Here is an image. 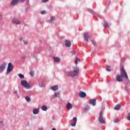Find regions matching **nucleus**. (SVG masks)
Segmentation results:
<instances>
[{
  "instance_id": "nucleus-1",
  "label": "nucleus",
  "mask_w": 130,
  "mask_h": 130,
  "mask_svg": "<svg viewBox=\"0 0 130 130\" xmlns=\"http://www.w3.org/2000/svg\"><path fill=\"white\" fill-rule=\"evenodd\" d=\"M79 72H80V70L78 67H74L73 68V71L72 72H67L66 73V75L68 76V77H72L73 78L74 77H76V76H78Z\"/></svg>"
},
{
  "instance_id": "nucleus-2",
  "label": "nucleus",
  "mask_w": 130,
  "mask_h": 130,
  "mask_svg": "<svg viewBox=\"0 0 130 130\" xmlns=\"http://www.w3.org/2000/svg\"><path fill=\"white\" fill-rule=\"evenodd\" d=\"M121 75L125 79H128V76H127V74H126V71L124 70L123 67L121 68Z\"/></svg>"
},
{
  "instance_id": "nucleus-3",
  "label": "nucleus",
  "mask_w": 130,
  "mask_h": 130,
  "mask_svg": "<svg viewBox=\"0 0 130 130\" xmlns=\"http://www.w3.org/2000/svg\"><path fill=\"white\" fill-rule=\"evenodd\" d=\"M21 84L23 87L26 88V89H30V84H28V82L25 80H22L21 82Z\"/></svg>"
},
{
  "instance_id": "nucleus-4",
  "label": "nucleus",
  "mask_w": 130,
  "mask_h": 130,
  "mask_svg": "<svg viewBox=\"0 0 130 130\" xmlns=\"http://www.w3.org/2000/svg\"><path fill=\"white\" fill-rule=\"evenodd\" d=\"M99 120L101 123H102V124L105 123V121L103 119V112H102V111H101L100 113Z\"/></svg>"
},
{
  "instance_id": "nucleus-5",
  "label": "nucleus",
  "mask_w": 130,
  "mask_h": 130,
  "mask_svg": "<svg viewBox=\"0 0 130 130\" xmlns=\"http://www.w3.org/2000/svg\"><path fill=\"white\" fill-rule=\"evenodd\" d=\"M14 67L13 66V65H12V63L10 62L8 64V67L7 69V75H9V74H10V73H11V72H12L13 69Z\"/></svg>"
},
{
  "instance_id": "nucleus-6",
  "label": "nucleus",
  "mask_w": 130,
  "mask_h": 130,
  "mask_svg": "<svg viewBox=\"0 0 130 130\" xmlns=\"http://www.w3.org/2000/svg\"><path fill=\"white\" fill-rule=\"evenodd\" d=\"M118 82H122L123 81V76L121 75H118L116 77Z\"/></svg>"
},
{
  "instance_id": "nucleus-7",
  "label": "nucleus",
  "mask_w": 130,
  "mask_h": 130,
  "mask_svg": "<svg viewBox=\"0 0 130 130\" xmlns=\"http://www.w3.org/2000/svg\"><path fill=\"white\" fill-rule=\"evenodd\" d=\"M72 45V43L69 40H65V46L66 47H71Z\"/></svg>"
},
{
  "instance_id": "nucleus-8",
  "label": "nucleus",
  "mask_w": 130,
  "mask_h": 130,
  "mask_svg": "<svg viewBox=\"0 0 130 130\" xmlns=\"http://www.w3.org/2000/svg\"><path fill=\"white\" fill-rule=\"evenodd\" d=\"M12 22L13 24H16V25H20V21L17 18L12 19Z\"/></svg>"
},
{
  "instance_id": "nucleus-9",
  "label": "nucleus",
  "mask_w": 130,
  "mask_h": 130,
  "mask_svg": "<svg viewBox=\"0 0 130 130\" xmlns=\"http://www.w3.org/2000/svg\"><path fill=\"white\" fill-rule=\"evenodd\" d=\"M89 104H91L93 106H95L96 105V100L95 99H92L90 100L88 102Z\"/></svg>"
},
{
  "instance_id": "nucleus-10",
  "label": "nucleus",
  "mask_w": 130,
  "mask_h": 130,
  "mask_svg": "<svg viewBox=\"0 0 130 130\" xmlns=\"http://www.w3.org/2000/svg\"><path fill=\"white\" fill-rule=\"evenodd\" d=\"M72 121L73 123L71 124L72 126H76V123H77V117H73Z\"/></svg>"
},
{
  "instance_id": "nucleus-11",
  "label": "nucleus",
  "mask_w": 130,
  "mask_h": 130,
  "mask_svg": "<svg viewBox=\"0 0 130 130\" xmlns=\"http://www.w3.org/2000/svg\"><path fill=\"white\" fill-rule=\"evenodd\" d=\"M83 36H84V39H85L86 41L88 42V40H89V33L85 32L83 35Z\"/></svg>"
},
{
  "instance_id": "nucleus-12",
  "label": "nucleus",
  "mask_w": 130,
  "mask_h": 130,
  "mask_svg": "<svg viewBox=\"0 0 130 130\" xmlns=\"http://www.w3.org/2000/svg\"><path fill=\"white\" fill-rule=\"evenodd\" d=\"M6 67H7V63H4L0 66V70L1 71H5V69H6Z\"/></svg>"
},
{
  "instance_id": "nucleus-13",
  "label": "nucleus",
  "mask_w": 130,
  "mask_h": 130,
  "mask_svg": "<svg viewBox=\"0 0 130 130\" xmlns=\"http://www.w3.org/2000/svg\"><path fill=\"white\" fill-rule=\"evenodd\" d=\"M20 41L21 42H23L24 44H28V41H27L24 38H20Z\"/></svg>"
},
{
  "instance_id": "nucleus-14",
  "label": "nucleus",
  "mask_w": 130,
  "mask_h": 130,
  "mask_svg": "<svg viewBox=\"0 0 130 130\" xmlns=\"http://www.w3.org/2000/svg\"><path fill=\"white\" fill-rule=\"evenodd\" d=\"M86 93L83 91L80 92L79 93L80 97H81L82 98H85V97H86Z\"/></svg>"
},
{
  "instance_id": "nucleus-15",
  "label": "nucleus",
  "mask_w": 130,
  "mask_h": 130,
  "mask_svg": "<svg viewBox=\"0 0 130 130\" xmlns=\"http://www.w3.org/2000/svg\"><path fill=\"white\" fill-rule=\"evenodd\" d=\"M18 3H19V0H13L11 3V6H15V5H16V4H18Z\"/></svg>"
},
{
  "instance_id": "nucleus-16",
  "label": "nucleus",
  "mask_w": 130,
  "mask_h": 130,
  "mask_svg": "<svg viewBox=\"0 0 130 130\" xmlns=\"http://www.w3.org/2000/svg\"><path fill=\"white\" fill-rule=\"evenodd\" d=\"M57 97H59V93L58 92L55 93L54 95L51 96V99H53V98H57Z\"/></svg>"
},
{
  "instance_id": "nucleus-17",
  "label": "nucleus",
  "mask_w": 130,
  "mask_h": 130,
  "mask_svg": "<svg viewBox=\"0 0 130 130\" xmlns=\"http://www.w3.org/2000/svg\"><path fill=\"white\" fill-rule=\"evenodd\" d=\"M121 108V105H120V104H118L115 106L114 109L115 110H119V109H120Z\"/></svg>"
},
{
  "instance_id": "nucleus-18",
  "label": "nucleus",
  "mask_w": 130,
  "mask_h": 130,
  "mask_svg": "<svg viewBox=\"0 0 130 130\" xmlns=\"http://www.w3.org/2000/svg\"><path fill=\"white\" fill-rule=\"evenodd\" d=\"M67 108L68 109H72V108H73V105H72V104H71L70 103H67Z\"/></svg>"
},
{
  "instance_id": "nucleus-19",
  "label": "nucleus",
  "mask_w": 130,
  "mask_h": 130,
  "mask_svg": "<svg viewBox=\"0 0 130 130\" xmlns=\"http://www.w3.org/2000/svg\"><path fill=\"white\" fill-rule=\"evenodd\" d=\"M51 89L53 91H56V90H58V86H52V87H51Z\"/></svg>"
},
{
  "instance_id": "nucleus-20",
  "label": "nucleus",
  "mask_w": 130,
  "mask_h": 130,
  "mask_svg": "<svg viewBox=\"0 0 130 130\" xmlns=\"http://www.w3.org/2000/svg\"><path fill=\"white\" fill-rule=\"evenodd\" d=\"M53 59L55 61H56V62H58V61H60V59L58 57H53Z\"/></svg>"
},
{
  "instance_id": "nucleus-21",
  "label": "nucleus",
  "mask_w": 130,
  "mask_h": 130,
  "mask_svg": "<svg viewBox=\"0 0 130 130\" xmlns=\"http://www.w3.org/2000/svg\"><path fill=\"white\" fill-rule=\"evenodd\" d=\"M54 20H55V17H51L50 20L49 21V23L50 24H52V23H53V22H54Z\"/></svg>"
},
{
  "instance_id": "nucleus-22",
  "label": "nucleus",
  "mask_w": 130,
  "mask_h": 130,
  "mask_svg": "<svg viewBox=\"0 0 130 130\" xmlns=\"http://www.w3.org/2000/svg\"><path fill=\"white\" fill-rule=\"evenodd\" d=\"M38 112H39V110H38L37 109H34L33 110L34 114H37V113H38Z\"/></svg>"
},
{
  "instance_id": "nucleus-23",
  "label": "nucleus",
  "mask_w": 130,
  "mask_h": 130,
  "mask_svg": "<svg viewBox=\"0 0 130 130\" xmlns=\"http://www.w3.org/2000/svg\"><path fill=\"white\" fill-rule=\"evenodd\" d=\"M80 60V58H78V57H76L75 61V63L76 64H77L78 63V62H79Z\"/></svg>"
},
{
  "instance_id": "nucleus-24",
  "label": "nucleus",
  "mask_w": 130,
  "mask_h": 130,
  "mask_svg": "<svg viewBox=\"0 0 130 130\" xmlns=\"http://www.w3.org/2000/svg\"><path fill=\"white\" fill-rule=\"evenodd\" d=\"M42 109L44 111H46V110H47V107H46V106H43L42 107Z\"/></svg>"
},
{
  "instance_id": "nucleus-25",
  "label": "nucleus",
  "mask_w": 130,
  "mask_h": 130,
  "mask_svg": "<svg viewBox=\"0 0 130 130\" xmlns=\"http://www.w3.org/2000/svg\"><path fill=\"white\" fill-rule=\"evenodd\" d=\"M25 99L27 102H31V100L29 96H25Z\"/></svg>"
},
{
  "instance_id": "nucleus-26",
  "label": "nucleus",
  "mask_w": 130,
  "mask_h": 130,
  "mask_svg": "<svg viewBox=\"0 0 130 130\" xmlns=\"http://www.w3.org/2000/svg\"><path fill=\"white\" fill-rule=\"evenodd\" d=\"M85 110H89L90 109V106L87 105L84 107Z\"/></svg>"
},
{
  "instance_id": "nucleus-27",
  "label": "nucleus",
  "mask_w": 130,
  "mask_h": 130,
  "mask_svg": "<svg viewBox=\"0 0 130 130\" xmlns=\"http://www.w3.org/2000/svg\"><path fill=\"white\" fill-rule=\"evenodd\" d=\"M29 75L31 77H34V71H31L29 73Z\"/></svg>"
},
{
  "instance_id": "nucleus-28",
  "label": "nucleus",
  "mask_w": 130,
  "mask_h": 130,
  "mask_svg": "<svg viewBox=\"0 0 130 130\" xmlns=\"http://www.w3.org/2000/svg\"><path fill=\"white\" fill-rule=\"evenodd\" d=\"M18 76L19 77L20 79H24V75L23 74H18Z\"/></svg>"
},
{
  "instance_id": "nucleus-29",
  "label": "nucleus",
  "mask_w": 130,
  "mask_h": 130,
  "mask_svg": "<svg viewBox=\"0 0 130 130\" xmlns=\"http://www.w3.org/2000/svg\"><path fill=\"white\" fill-rule=\"evenodd\" d=\"M104 26L105 28H108V27H109V25L107 24V23H105L104 24Z\"/></svg>"
},
{
  "instance_id": "nucleus-30",
  "label": "nucleus",
  "mask_w": 130,
  "mask_h": 130,
  "mask_svg": "<svg viewBox=\"0 0 130 130\" xmlns=\"http://www.w3.org/2000/svg\"><path fill=\"white\" fill-rule=\"evenodd\" d=\"M0 127H4V123L3 121H0Z\"/></svg>"
},
{
  "instance_id": "nucleus-31",
  "label": "nucleus",
  "mask_w": 130,
  "mask_h": 130,
  "mask_svg": "<svg viewBox=\"0 0 130 130\" xmlns=\"http://www.w3.org/2000/svg\"><path fill=\"white\" fill-rule=\"evenodd\" d=\"M71 53H72V54H75L76 53V51H75V50H73L71 52Z\"/></svg>"
},
{
  "instance_id": "nucleus-32",
  "label": "nucleus",
  "mask_w": 130,
  "mask_h": 130,
  "mask_svg": "<svg viewBox=\"0 0 130 130\" xmlns=\"http://www.w3.org/2000/svg\"><path fill=\"white\" fill-rule=\"evenodd\" d=\"M41 14H42V15H44V14H46V11H42Z\"/></svg>"
},
{
  "instance_id": "nucleus-33",
  "label": "nucleus",
  "mask_w": 130,
  "mask_h": 130,
  "mask_svg": "<svg viewBox=\"0 0 130 130\" xmlns=\"http://www.w3.org/2000/svg\"><path fill=\"white\" fill-rule=\"evenodd\" d=\"M43 3H47L48 2V0H42Z\"/></svg>"
},
{
  "instance_id": "nucleus-34",
  "label": "nucleus",
  "mask_w": 130,
  "mask_h": 130,
  "mask_svg": "<svg viewBox=\"0 0 130 130\" xmlns=\"http://www.w3.org/2000/svg\"><path fill=\"white\" fill-rule=\"evenodd\" d=\"M92 43H93V45H95V44H96V43H95V41H91Z\"/></svg>"
},
{
  "instance_id": "nucleus-35",
  "label": "nucleus",
  "mask_w": 130,
  "mask_h": 130,
  "mask_svg": "<svg viewBox=\"0 0 130 130\" xmlns=\"http://www.w3.org/2000/svg\"><path fill=\"white\" fill-rule=\"evenodd\" d=\"M107 72H111V70L108 69V68H107Z\"/></svg>"
},
{
  "instance_id": "nucleus-36",
  "label": "nucleus",
  "mask_w": 130,
  "mask_h": 130,
  "mask_svg": "<svg viewBox=\"0 0 130 130\" xmlns=\"http://www.w3.org/2000/svg\"><path fill=\"white\" fill-rule=\"evenodd\" d=\"M117 121H118V119H116L114 120V122H115V123L117 122Z\"/></svg>"
},
{
  "instance_id": "nucleus-37",
  "label": "nucleus",
  "mask_w": 130,
  "mask_h": 130,
  "mask_svg": "<svg viewBox=\"0 0 130 130\" xmlns=\"http://www.w3.org/2000/svg\"><path fill=\"white\" fill-rule=\"evenodd\" d=\"M40 87H44V84H42L41 85H40Z\"/></svg>"
},
{
  "instance_id": "nucleus-38",
  "label": "nucleus",
  "mask_w": 130,
  "mask_h": 130,
  "mask_svg": "<svg viewBox=\"0 0 130 130\" xmlns=\"http://www.w3.org/2000/svg\"><path fill=\"white\" fill-rule=\"evenodd\" d=\"M14 94H17V91H14Z\"/></svg>"
},
{
  "instance_id": "nucleus-39",
  "label": "nucleus",
  "mask_w": 130,
  "mask_h": 130,
  "mask_svg": "<svg viewBox=\"0 0 130 130\" xmlns=\"http://www.w3.org/2000/svg\"><path fill=\"white\" fill-rule=\"evenodd\" d=\"M107 68H108V69H109V68H110V66H108Z\"/></svg>"
},
{
  "instance_id": "nucleus-40",
  "label": "nucleus",
  "mask_w": 130,
  "mask_h": 130,
  "mask_svg": "<svg viewBox=\"0 0 130 130\" xmlns=\"http://www.w3.org/2000/svg\"><path fill=\"white\" fill-rule=\"evenodd\" d=\"M27 9H26L25 11L26 13H27Z\"/></svg>"
},
{
  "instance_id": "nucleus-41",
  "label": "nucleus",
  "mask_w": 130,
  "mask_h": 130,
  "mask_svg": "<svg viewBox=\"0 0 130 130\" xmlns=\"http://www.w3.org/2000/svg\"><path fill=\"white\" fill-rule=\"evenodd\" d=\"M105 108H103V110H104Z\"/></svg>"
}]
</instances>
